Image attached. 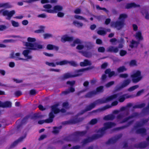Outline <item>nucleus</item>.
Listing matches in <instances>:
<instances>
[{"mask_svg": "<svg viewBox=\"0 0 149 149\" xmlns=\"http://www.w3.org/2000/svg\"><path fill=\"white\" fill-rule=\"evenodd\" d=\"M3 108H10L12 106V103L10 101H6L3 102Z\"/></svg>", "mask_w": 149, "mask_h": 149, "instance_id": "e433bc0d", "label": "nucleus"}, {"mask_svg": "<svg viewBox=\"0 0 149 149\" xmlns=\"http://www.w3.org/2000/svg\"><path fill=\"white\" fill-rule=\"evenodd\" d=\"M127 70V69L125 68V66H123L119 67L117 69V71L120 73L126 71Z\"/></svg>", "mask_w": 149, "mask_h": 149, "instance_id": "a18cd8bd", "label": "nucleus"}, {"mask_svg": "<svg viewBox=\"0 0 149 149\" xmlns=\"http://www.w3.org/2000/svg\"><path fill=\"white\" fill-rule=\"evenodd\" d=\"M63 7L59 5L55 6L53 8V10H45V11L49 13H57L58 11H60L62 10Z\"/></svg>", "mask_w": 149, "mask_h": 149, "instance_id": "2eb2a0df", "label": "nucleus"}, {"mask_svg": "<svg viewBox=\"0 0 149 149\" xmlns=\"http://www.w3.org/2000/svg\"><path fill=\"white\" fill-rule=\"evenodd\" d=\"M96 104L94 102L87 106L85 109L87 111H89L94 108Z\"/></svg>", "mask_w": 149, "mask_h": 149, "instance_id": "72a5a7b5", "label": "nucleus"}, {"mask_svg": "<svg viewBox=\"0 0 149 149\" xmlns=\"http://www.w3.org/2000/svg\"><path fill=\"white\" fill-rule=\"evenodd\" d=\"M47 49L48 50L54 49L56 51H58L59 49V47L52 44H48L47 46Z\"/></svg>", "mask_w": 149, "mask_h": 149, "instance_id": "a878e982", "label": "nucleus"}, {"mask_svg": "<svg viewBox=\"0 0 149 149\" xmlns=\"http://www.w3.org/2000/svg\"><path fill=\"white\" fill-rule=\"evenodd\" d=\"M136 134L145 135L146 134V130L145 128H139L136 130Z\"/></svg>", "mask_w": 149, "mask_h": 149, "instance_id": "c756f323", "label": "nucleus"}, {"mask_svg": "<svg viewBox=\"0 0 149 149\" xmlns=\"http://www.w3.org/2000/svg\"><path fill=\"white\" fill-rule=\"evenodd\" d=\"M49 118L46 119L47 123H50L53 122L55 115L51 111L49 114Z\"/></svg>", "mask_w": 149, "mask_h": 149, "instance_id": "b1692460", "label": "nucleus"}, {"mask_svg": "<svg viewBox=\"0 0 149 149\" xmlns=\"http://www.w3.org/2000/svg\"><path fill=\"white\" fill-rule=\"evenodd\" d=\"M87 130L82 131H77L74 132L72 134L65 137L64 140L68 141H72L76 142L79 140V136H85L87 134Z\"/></svg>", "mask_w": 149, "mask_h": 149, "instance_id": "f03ea898", "label": "nucleus"}, {"mask_svg": "<svg viewBox=\"0 0 149 149\" xmlns=\"http://www.w3.org/2000/svg\"><path fill=\"white\" fill-rule=\"evenodd\" d=\"M74 17L75 19L79 20H85V19L83 17L79 15H75L74 16Z\"/></svg>", "mask_w": 149, "mask_h": 149, "instance_id": "4d7b16f0", "label": "nucleus"}, {"mask_svg": "<svg viewBox=\"0 0 149 149\" xmlns=\"http://www.w3.org/2000/svg\"><path fill=\"white\" fill-rule=\"evenodd\" d=\"M10 58H15V60L16 61L25 60V59L21 58L16 57L15 56V55L14 52H13L10 54Z\"/></svg>", "mask_w": 149, "mask_h": 149, "instance_id": "58836bf2", "label": "nucleus"}, {"mask_svg": "<svg viewBox=\"0 0 149 149\" xmlns=\"http://www.w3.org/2000/svg\"><path fill=\"white\" fill-rule=\"evenodd\" d=\"M97 33L101 35H105L106 34V32L104 30H99L97 31Z\"/></svg>", "mask_w": 149, "mask_h": 149, "instance_id": "13d9d810", "label": "nucleus"}, {"mask_svg": "<svg viewBox=\"0 0 149 149\" xmlns=\"http://www.w3.org/2000/svg\"><path fill=\"white\" fill-rule=\"evenodd\" d=\"M122 136V134H120L114 137L109 139L105 143L107 145L114 143L120 139Z\"/></svg>", "mask_w": 149, "mask_h": 149, "instance_id": "ddd939ff", "label": "nucleus"}, {"mask_svg": "<svg viewBox=\"0 0 149 149\" xmlns=\"http://www.w3.org/2000/svg\"><path fill=\"white\" fill-rule=\"evenodd\" d=\"M146 104L144 103H142L140 104L136 105L133 107V108L134 109H138V108H143L145 107Z\"/></svg>", "mask_w": 149, "mask_h": 149, "instance_id": "a19ab883", "label": "nucleus"}, {"mask_svg": "<svg viewBox=\"0 0 149 149\" xmlns=\"http://www.w3.org/2000/svg\"><path fill=\"white\" fill-rule=\"evenodd\" d=\"M139 115V114L137 112H134L132 114L125 118L121 122V123H123L127 122L129 120L132 118H133L137 117Z\"/></svg>", "mask_w": 149, "mask_h": 149, "instance_id": "a211bd4d", "label": "nucleus"}, {"mask_svg": "<svg viewBox=\"0 0 149 149\" xmlns=\"http://www.w3.org/2000/svg\"><path fill=\"white\" fill-rule=\"evenodd\" d=\"M45 63L49 66H52L53 67H56V65H57L56 64H55L53 63H49L48 62H46Z\"/></svg>", "mask_w": 149, "mask_h": 149, "instance_id": "69168bd1", "label": "nucleus"}, {"mask_svg": "<svg viewBox=\"0 0 149 149\" xmlns=\"http://www.w3.org/2000/svg\"><path fill=\"white\" fill-rule=\"evenodd\" d=\"M79 52L81 53L86 58H90L92 56V53L91 52L79 51Z\"/></svg>", "mask_w": 149, "mask_h": 149, "instance_id": "412c9836", "label": "nucleus"}, {"mask_svg": "<svg viewBox=\"0 0 149 149\" xmlns=\"http://www.w3.org/2000/svg\"><path fill=\"white\" fill-rule=\"evenodd\" d=\"M149 146V142L145 141L141 142L139 143L135 144L134 146L137 148H143Z\"/></svg>", "mask_w": 149, "mask_h": 149, "instance_id": "f3484780", "label": "nucleus"}, {"mask_svg": "<svg viewBox=\"0 0 149 149\" xmlns=\"http://www.w3.org/2000/svg\"><path fill=\"white\" fill-rule=\"evenodd\" d=\"M131 77L133 83H136L139 82L142 78L141 75V72L140 70H137L136 72L131 75Z\"/></svg>", "mask_w": 149, "mask_h": 149, "instance_id": "423d86ee", "label": "nucleus"}, {"mask_svg": "<svg viewBox=\"0 0 149 149\" xmlns=\"http://www.w3.org/2000/svg\"><path fill=\"white\" fill-rule=\"evenodd\" d=\"M114 81H111L107 83L105 85V86L107 88H109L113 85L114 84Z\"/></svg>", "mask_w": 149, "mask_h": 149, "instance_id": "603ef678", "label": "nucleus"}, {"mask_svg": "<svg viewBox=\"0 0 149 149\" xmlns=\"http://www.w3.org/2000/svg\"><path fill=\"white\" fill-rule=\"evenodd\" d=\"M82 119L81 118H77L71 119L68 121H66L63 122L62 124L63 125H66L69 124H75L78 123L81 121Z\"/></svg>", "mask_w": 149, "mask_h": 149, "instance_id": "4468645a", "label": "nucleus"}, {"mask_svg": "<svg viewBox=\"0 0 149 149\" xmlns=\"http://www.w3.org/2000/svg\"><path fill=\"white\" fill-rule=\"evenodd\" d=\"M80 65L81 66H86L87 65H91V63L87 59L84 60L83 62L80 63Z\"/></svg>", "mask_w": 149, "mask_h": 149, "instance_id": "7c9ffc66", "label": "nucleus"}, {"mask_svg": "<svg viewBox=\"0 0 149 149\" xmlns=\"http://www.w3.org/2000/svg\"><path fill=\"white\" fill-rule=\"evenodd\" d=\"M44 8L47 9V10H49V9L51 8L52 7V6L49 4H47L45 5H44L43 6Z\"/></svg>", "mask_w": 149, "mask_h": 149, "instance_id": "338daca9", "label": "nucleus"}, {"mask_svg": "<svg viewBox=\"0 0 149 149\" xmlns=\"http://www.w3.org/2000/svg\"><path fill=\"white\" fill-rule=\"evenodd\" d=\"M36 39L34 38L28 37L27 38V41L25 43V45L28 48L31 50H36L38 49H42L43 48L42 45L38 44L37 42L32 43L36 41Z\"/></svg>", "mask_w": 149, "mask_h": 149, "instance_id": "f257e3e1", "label": "nucleus"}, {"mask_svg": "<svg viewBox=\"0 0 149 149\" xmlns=\"http://www.w3.org/2000/svg\"><path fill=\"white\" fill-rule=\"evenodd\" d=\"M139 5H137L134 3H131L127 4L125 6V8L129 9L132 7L136 8V7H140Z\"/></svg>", "mask_w": 149, "mask_h": 149, "instance_id": "cd10ccee", "label": "nucleus"}, {"mask_svg": "<svg viewBox=\"0 0 149 149\" xmlns=\"http://www.w3.org/2000/svg\"><path fill=\"white\" fill-rule=\"evenodd\" d=\"M73 37H70L68 36L62 38H61L62 41L64 42L66 41H73Z\"/></svg>", "mask_w": 149, "mask_h": 149, "instance_id": "c9c22d12", "label": "nucleus"}, {"mask_svg": "<svg viewBox=\"0 0 149 149\" xmlns=\"http://www.w3.org/2000/svg\"><path fill=\"white\" fill-rule=\"evenodd\" d=\"M2 13V15L3 16H7L8 17L6 18L7 19L10 20L12 17L15 13V11L14 10H12L9 12L8 10H4L3 9H2L0 10V13Z\"/></svg>", "mask_w": 149, "mask_h": 149, "instance_id": "9d476101", "label": "nucleus"}, {"mask_svg": "<svg viewBox=\"0 0 149 149\" xmlns=\"http://www.w3.org/2000/svg\"><path fill=\"white\" fill-rule=\"evenodd\" d=\"M127 16L126 14H122L120 15L119 19H120L123 20L127 17Z\"/></svg>", "mask_w": 149, "mask_h": 149, "instance_id": "3c124183", "label": "nucleus"}, {"mask_svg": "<svg viewBox=\"0 0 149 149\" xmlns=\"http://www.w3.org/2000/svg\"><path fill=\"white\" fill-rule=\"evenodd\" d=\"M105 51V48L103 47H99L98 49V51L99 52L103 53Z\"/></svg>", "mask_w": 149, "mask_h": 149, "instance_id": "e2e57ef3", "label": "nucleus"}, {"mask_svg": "<svg viewBox=\"0 0 149 149\" xmlns=\"http://www.w3.org/2000/svg\"><path fill=\"white\" fill-rule=\"evenodd\" d=\"M115 116L113 114H109L104 116L103 118L104 120H113L115 119Z\"/></svg>", "mask_w": 149, "mask_h": 149, "instance_id": "2f4dec72", "label": "nucleus"}, {"mask_svg": "<svg viewBox=\"0 0 149 149\" xmlns=\"http://www.w3.org/2000/svg\"><path fill=\"white\" fill-rule=\"evenodd\" d=\"M56 63L57 65H60L69 64L70 65L74 67H76L77 65V63L74 61H69L66 60H64L59 62H56Z\"/></svg>", "mask_w": 149, "mask_h": 149, "instance_id": "9b49d317", "label": "nucleus"}, {"mask_svg": "<svg viewBox=\"0 0 149 149\" xmlns=\"http://www.w3.org/2000/svg\"><path fill=\"white\" fill-rule=\"evenodd\" d=\"M40 28L41 29H38L36 30L35 31V32L36 33H43L45 32L44 29L45 28V27L43 26H40Z\"/></svg>", "mask_w": 149, "mask_h": 149, "instance_id": "37998d69", "label": "nucleus"}, {"mask_svg": "<svg viewBox=\"0 0 149 149\" xmlns=\"http://www.w3.org/2000/svg\"><path fill=\"white\" fill-rule=\"evenodd\" d=\"M136 61L134 60H132L130 62L129 65L130 66H134L136 65Z\"/></svg>", "mask_w": 149, "mask_h": 149, "instance_id": "bf43d9fd", "label": "nucleus"}, {"mask_svg": "<svg viewBox=\"0 0 149 149\" xmlns=\"http://www.w3.org/2000/svg\"><path fill=\"white\" fill-rule=\"evenodd\" d=\"M75 81H68L66 82V84L68 85H69L71 86H72L75 84Z\"/></svg>", "mask_w": 149, "mask_h": 149, "instance_id": "052dcab7", "label": "nucleus"}, {"mask_svg": "<svg viewBox=\"0 0 149 149\" xmlns=\"http://www.w3.org/2000/svg\"><path fill=\"white\" fill-rule=\"evenodd\" d=\"M82 43V42L79 39L77 38L74 40L73 41V44L72 45V46H75V44H81Z\"/></svg>", "mask_w": 149, "mask_h": 149, "instance_id": "49530a36", "label": "nucleus"}, {"mask_svg": "<svg viewBox=\"0 0 149 149\" xmlns=\"http://www.w3.org/2000/svg\"><path fill=\"white\" fill-rule=\"evenodd\" d=\"M124 24L123 21H116V22H112L111 24V27L117 28L118 30H120L123 27Z\"/></svg>", "mask_w": 149, "mask_h": 149, "instance_id": "1a4fd4ad", "label": "nucleus"}, {"mask_svg": "<svg viewBox=\"0 0 149 149\" xmlns=\"http://www.w3.org/2000/svg\"><path fill=\"white\" fill-rule=\"evenodd\" d=\"M84 44H85L84 47L86 48L88 50L91 49L94 47L93 44L90 42H85Z\"/></svg>", "mask_w": 149, "mask_h": 149, "instance_id": "393cba45", "label": "nucleus"}, {"mask_svg": "<svg viewBox=\"0 0 149 149\" xmlns=\"http://www.w3.org/2000/svg\"><path fill=\"white\" fill-rule=\"evenodd\" d=\"M104 91V86H99L96 88L95 92H96V94L97 93L102 92Z\"/></svg>", "mask_w": 149, "mask_h": 149, "instance_id": "c03bdc74", "label": "nucleus"}, {"mask_svg": "<svg viewBox=\"0 0 149 149\" xmlns=\"http://www.w3.org/2000/svg\"><path fill=\"white\" fill-rule=\"evenodd\" d=\"M31 117L30 115H27L22 120L21 123L22 124H26L27 121Z\"/></svg>", "mask_w": 149, "mask_h": 149, "instance_id": "ea45409f", "label": "nucleus"}, {"mask_svg": "<svg viewBox=\"0 0 149 149\" xmlns=\"http://www.w3.org/2000/svg\"><path fill=\"white\" fill-rule=\"evenodd\" d=\"M30 49H26L23 51L22 54L24 56H26L29 54V53L30 52Z\"/></svg>", "mask_w": 149, "mask_h": 149, "instance_id": "864d4df0", "label": "nucleus"}, {"mask_svg": "<svg viewBox=\"0 0 149 149\" xmlns=\"http://www.w3.org/2000/svg\"><path fill=\"white\" fill-rule=\"evenodd\" d=\"M43 36L44 39H46L52 37V34L48 33L44 34Z\"/></svg>", "mask_w": 149, "mask_h": 149, "instance_id": "5fc2aeb1", "label": "nucleus"}, {"mask_svg": "<svg viewBox=\"0 0 149 149\" xmlns=\"http://www.w3.org/2000/svg\"><path fill=\"white\" fill-rule=\"evenodd\" d=\"M62 126L60 125L59 127H53V130L52 132L54 134H58L60 131V130L62 128Z\"/></svg>", "mask_w": 149, "mask_h": 149, "instance_id": "4c0bfd02", "label": "nucleus"}, {"mask_svg": "<svg viewBox=\"0 0 149 149\" xmlns=\"http://www.w3.org/2000/svg\"><path fill=\"white\" fill-rule=\"evenodd\" d=\"M105 74H108L109 77H111L113 76H116L115 73L114 71H111L110 69L109 68L106 69L105 71Z\"/></svg>", "mask_w": 149, "mask_h": 149, "instance_id": "bb28decb", "label": "nucleus"}, {"mask_svg": "<svg viewBox=\"0 0 149 149\" xmlns=\"http://www.w3.org/2000/svg\"><path fill=\"white\" fill-rule=\"evenodd\" d=\"M100 138L98 134H95L93 135L91 137H89L87 138L84 139L82 141L81 143L83 145L90 142L93 140Z\"/></svg>", "mask_w": 149, "mask_h": 149, "instance_id": "6e6552de", "label": "nucleus"}, {"mask_svg": "<svg viewBox=\"0 0 149 149\" xmlns=\"http://www.w3.org/2000/svg\"><path fill=\"white\" fill-rule=\"evenodd\" d=\"M25 137V136L24 137V136H22L19 138L18 139H17V140H16L15 141H14L10 145V148H13L15 146H16L18 143L20 142H21L22 141L23 139Z\"/></svg>", "mask_w": 149, "mask_h": 149, "instance_id": "4be33fe9", "label": "nucleus"}, {"mask_svg": "<svg viewBox=\"0 0 149 149\" xmlns=\"http://www.w3.org/2000/svg\"><path fill=\"white\" fill-rule=\"evenodd\" d=\"M131 82V80L129 79L125 80L121 85L119 87L116 88V90L119 91L122 88L127 86Z\"/></svg>", "mask_w": 149, "mask_h": 149, "instance_id": "dca6fc26", "label": "nucleus"}, {"mask_svg": "<svg viewBox=\"0 0 149 149\" xmlns=\"http://www.w3.org/2000/svg\"><path fill=\"white\" fill-rule=\"evenodd\" d=\"M96 95V92L95 91H93L88 93L84 96L85 98H91L93 95Z\"/></svg>", "mask_w": 149, "mask_h": 149, "instance_id": "473e14b6", "label": "nucleus"}, {"mask_svg": "<svg viewBox=\"0 0 149 149\" xmlns=\"http://www.w3.org/2000/svg\"><path fill=\"white\" fill-rule=\"evenodd\" d=\"M118 102L117 101H115L113 102L111 104V106L109 105H107L104 106L102 108H99L96 110H94L92 112L93 113H96L98 112H101L102 111L105 110L111 107V106H115L118 104Z\"/></svg>", "mask_w": 149, "mask_h": 149, "instance_id": "0eeeda50", "label": "nucleus"}, {"mask_svg": "<svg viewBox=\"0 0 149 149\" xmlns=\"http://www.w3.org/2000/svg\"><path fill=\"white\" fill-rule=\"evenodd\" d=\"M134 121V120L130 121L127 123L126 125L121 127H116L115 129V130H120L124 129L125 128H126L128 127L130 125L132 124L133 123Z\"/></svg>", "mask_w": 149, "mask_h": 149, "instance_id": "5701e85b", "label": "nucleus"}, {"mask_svg": "<svg viewBox=\"0 0 149 149\" xmlns=\"http://www.w3.org/2000/svg\"><path fill=\"white\" fill-rule=\"evenodd\" d=\"M122 94V92L115 94L109 96L104 99H98L95 101L94 102L96 104V105L98 104L105 103L116 99Z\"/></svg>", "mask_w": 149, "mask_h": 149, "instance_id": "7ed1b4c3", "label": "nucleus"}, {"mask_svg": "<svg viewBox=\"0 0 149 149\" xmlns=\"http://www.w3.org/2000/svg\"><path fill=\"white\" fill-rule=\"evenodd\" d=\"M59 105V104L57 103L52 106L51 107V111L55 114L59 113V109L57 108Z\"/></svg>", "mask_w": 149, "mask_h": 149, "instance_id": "aec40b11", "label": "nucleus"}, {"mask_svg": "<svg viewBox=\"0 0 149 149\" xmlns=\"http://www.w3.org/2000/svg\"><path fill=\"white\" fill-rule=\"evenodd\" d=\"M139 87L138 85H135L133 86H132L128 89V91H132Z\"/></svg>", "mask_w": 149, "mask_h": 149, "instance_id": "8fccbe9b", "label": "nucleus"}, {"mask_svg": "<svg viewBox=\"0 0 149 149\" xmlns=\"http://www.w3.org/2000/svg\"><path fill=\"white\" fill-rule=\"evenodd\" d=\"M96 8L97 9L99 10H103L105 11L106 13H108L109 12V11L107 10L105 8H101L100 6L98 5H97L96 6Z\"/></svg>", "mask_w": 149, "mask_h": 149, "instance_id": "09e8293b", "label": "nucleus"}, {"mask_svg": "<svg viewBox=\"0 0 149 149\" xmlns=\"http://www.w3.org/2000/svg\"><path fill=\"white\" fill-rule=\"evenodd\" d=\"M15 95L16 96L18 97L22 95V93L21 91H17L15 92Z\"/></svg>", "mask_w": 149, "mask_h": 149, "instance_id": "774afa93", "label": "nucleus"}, {"mask_svg": "<svg viewBox=\"0 0 149 149\" xmlns=\"http://www.w3.org/2000/svg\"><path fill=\"white\" fill-rule=\"evenodd\" d=\"M132 96L129 95L128 94H125L120 96L118 98V101L120 102H123L126 99L130 98Z\"/></svg>", "mask_w": 149, "mask_h": 149, "instance_id": "6ab92c4d", "label": "nucleus"}, {"mask_svg": "<svg viewBox=\"0 0 149 149\" xmlns=\"http://www.w3.org/2000/svg\"><path fill=\"white\" fill-rule=\"evenodd\" d=\"M11 23L12 24V25L14 27H18L19 26V24L18 23L14 21H12Z\"/></svg>", "mask_w": 149, "mask_h": 149, "instance_id": "0e129e2a", "label": "nucleus"}, {"mask_svg": "<svg viewBox=\"0 0 149 149\" xmlns=\"http://www.w3.org/2000/svg\"><path fill=\"white\" fill-rule=\"evenodd\" d=\"M139 44V41H136L134 40H132L130 44L129 45V46L132 48L134 47H137Z\"/></svg>", "mask_w": 149, "mask_h": 149, "instance_id": "c85d7f7f", "label": "nucleus"}, {"mask_svg": "<svg viewBox=\"0 0 149 149\" xmlns=\"http://www.w3.org/2000/svg\"><path fill=\"white\" fill-rule=\"evenodd\" d=\"M135 37L139 41L142 40H143V38L142 36L141 33L140 31H139L136 33Z\"/></svg>", "mask_w": 149, "mask_h": 149, "instance_id": "f704fd0d", "label": "nucleus"}, {"mask_svg": "<svg viewBox=\"0 0 149 149\" xmlns=\"http://www.w3.org/2000/svg\"><path fill=\"white\" fill-rule=\"evenodd\" d=\"M116 123L113 122H107L105 123L104 124V127L99 129L97 132L100 133L99 136L100 138L102 137L105 133L106 130L115 126Z\"/></svg>", "mask_w": 149, "mask_h": 149, "instance_id": "20e7f679", "label": "nucleus"}, {"mask_svg": "<svg viewBox=\"0 0 149 149\" xmlns=\"http://www.w3.org/2000/svg\"><path fill=\"white\" fill-rule=\"evenodd\" d=\"M119 77L121 78H126L128 77V75L127 73L122 74L119 75Z\"/></svg>", "mask_w": 149, "mask_h": 149, "instance_id": "680f3d73", "label": "nucleus"}, {"mask_svg": "<svg viewBox=\"0 0 149 149\" xmlns=\"http://www.w3.org/2000/svg\"><path fill=\"white\" fill-rule=\"evenodd\" d=\"M98 120L96 118L92 119L89 123V124L91 125H94L96 124Z\"/></svg>", "mask_w": 149, "mask_h": 149, "instance_id": "de8ad7c7", "label": "nucleus"}, {"mask_svg": "<svg viewBox=\"0 0 149 149\" xmlns=\"http://www.w3.org/2000/svg\"><path fill=\"white\" fill-rule=\"evenodd\" d=\"M90 69V68L88 67L85 69H82L78 70L76 71L77 73L74 74H70L69 73H66L64 74L62 77V79H68L69 78L74 77L80 76L82 74V73L81 72L84 71L86 70H88Z\"/></svg>", "mask_w": 149, "mask_h": 149, "instance_id": "39448f33", "label": "nucleus"}, {"mask_svg": "<svg viewBox=\"0 0 149 149\" xmlns=\"http://www.w3.org/2000/svg\"><path fill=\"white\" fill-rule=\"evenodd\" d=\"M73 23L75 26L78 28L82 27L83 25L82 23L76 21H74Z\"/></svg>", "mask_w": 149, "mask_h": 149, "instance_id": "79ce46f5", "label": "nucleus"}, {"mask_svg": "<svg viewBox=\"0 0 149 149\" xmlns=\"http://www.w3.org/2000/svg\"><path fill=\"white\" fill-rule=\"evenodd\" d=\"M127 52L126 51L123 50H121L120 52V55L121 56H123L126 54Z\"/></svg>", "mask_w": 149, "mask_h": 149, "instance_id": "6e6d98bb", "label": "nucleus"}, {"mask_svg": "<svg viewBox=\"0 0 149 149\" xmlns=\"http://www.w3.org/2000/svg\"><path fill=\"white\" fill-rule=\"evenodd\" d=\"M123 47V44L119 43L118 47H114L113 46H111L109 47L107 49V52H113L114 53H117L118 51V48L121 49Z\"/></svg>", "mask_w": 149, "mask_h": 149, "instance_id": "f8f14e48", "label": "nucleus"}]
</instances>
